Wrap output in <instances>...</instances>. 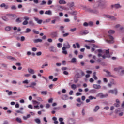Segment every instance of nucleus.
Instances as JSON below:
<instances>
[{"instance_id": "f257e3e1", "label": "nucleus", "mask_w": 124, "mask_h": 124, "mask_svg": "<svg viewBox=\"0 0 124 124\" xmlns=\"http://www.w3.org/2000/svg\"><path fill=\"white\" fill-rule=\"evenodd\" d=\"M97 3L98 6L100 7L101 9H104V8H106V6H107L105 0H100L97 1Z\"/></svg>"}, {"instance_id": "f03ea898", "label": "nucleus", "mask_w": 124, "mask_h": 124, "mask_svg": "<svg viewBox=\"0 0 124 124\" xmlns=\"http://www.w3.org/2000/svg\"><path fill=\"white\" fill-rule=\"evenodd\" d=\"M64 46H63V47L62 48V54H63L64 55H67L68 52L67 51H66V49H70V44H69V43H67L66 44V45H64Z\"/></svg>"}, {"instance_id": "7ed1b4c3", "label": "nucleus", "mask_w": 124, "mask_h": 124, "mask_svg": "<svg viewBox=\"0 0 124 124\" xmlns=\"http://www.w3.org/2000/svg\"><path fill=\"white\" fill-rule=\"evenodd\" d=\"M83 9H84V10L85 11H87L88 12H90V13H94V14H97V13H98L99 11H98V10L96 9H94L93 10L90 8H87V7L84 6L83 7Z\"/></svg>"}, {"instance_id": "20e7f679", "label": "nucleus", "mask_w": 124, "mask_h": 124, "mask_svg": "<svg viewBox=\"0 0 124 124\" xmlns=\"http://www.w3.org/2000/svg\"><path fill=\"white\" fill-rule=\"evenodd\" d=\"M106 41L108 43H114V37L111 35H108Z\"/></svg>"}, {"instance_id": "39448f33", "label": "nucleus", "mask_w": 124, "mask_h": 124, "mask_svg": "<svg viewBox=\"0 0 124 124\" xmlns=\"http://www.w3.org/2000/svg\"><path fill=\"white\" fill-rule=\"evenodd\" d=\"M120 70H121V72H120V74L121 75H123V74H124V68L122 67H119L118 68H114V71H120Z\"/></svg>"}, {"instance_id": "423d86ee", "label": "nucleus", "mask_w": 124, "mask_h": 124, "mask_svg": "<svg viewBox=\"0 0 124 124\" xmlns=\"http://www.w3.org/2000/svg\"><path fill=\"white\" fill-rule=\"evenodd\" d=\"M89 33V31L88 30H83L79 32L78 35L80 36H82L83 35H86Z\"/></svg>"}, {"instance_id": "0eeeda50", "label": "nucleus", "mask_w": 124, "mask_h": 124, "mask_svg": "<svg viewBox=\"0 0 124 124\" xmlns=\"http://www.w3.org/2000/svg\"><path fill=\"white\" fill-rule=\"evenodd\" d=\"M109 49L106 50V54L102 56L103 59H106V58H110V54H109Z\"/></svg>"}, {"instance_id": "6e6552de", "label": "nucleus", "mask_w": 124, "mask_h": 124, "mask_svg": "<svg viewBox=\"0 0 124 124\" xmlns=\"http://www.w3.org/2000/svg\"><path fill=\"white\" fill-rule=\"evenodd\" d=\"M97 96L100 98H105V97L108 96V95L107 94H103V93H100L97 95Z\"/></svg>"}, {"instance_id": "1a4fd4ad", "label": "nucleus", "mask_w": 124, "mask_h": 124, "mask_svg": "<svg viewBox=\"0 0 124 124\" xmlns=\"http://www.w3.org/2000/svg\"><path fill=\"white\" fill-rule=\"evenodd\" d=\"M111 8H115V9H118L119 8H121L122 6L120 4H115L114 5H111Z\"/></svg>"}, {"instance_id": "9d476101", "label": "nucleus", "mask_w": 124, "mask_h": 124, "mask_svg": "<svg viewBox=\"0 0 124 124\" xmlns=\"http://www.w3.org/2000/svg\"><path fill=\"white\" fill-rule=\"evenodd\" d=\"M50 35L53 38H55L56 37H58V31H53V32H51L50 33Z\"/></svg>"}, {"instance_id": "9b49d317", "label": "nucleus", "mask_w": 124, "mask_h": 124, "mask_svg": "<svg viewBox=\"0 0 124 124\" xmlns=\"http://www.w3.org/2000/svg\"><path fill=\"white\" fill-rule=\"evenodd\" d=\"M106 18H108V19H111V20H116V18L114 16H110L109 15H106L105 16Z\"/></svg>"}, {"instance_id": "f8f14e48", "label": "nucleus", "mask_w": 124, "mask_h": 124, "mask_svg": "<svg viewBox=\"0 0 124 124\" xmlns=\"http://www.w3.org/2000/svg\"><path fill=\"white\" fill-rule=\"evenodd\" d=\"M36 86V83L35 82H31V83L30 86H26V88H32V89H34V87Z\"/></svg>"}, {"instance_id": "ddd939ff", "label": "nucleus", "mask_w": 124, "mask_h": 124, "mask_svg": "<svg viewBox=\"0 0 124 124\" xmlns=\"http://www.w3.org/2000/svg\"><path fill=\"white\" fill-rule=\"evenodd\" d=\"M0 7H1L2 8L4 7V9H8L9 7L8 5H6L5 4V3H3L0 5Z\"/></svg>"}, {"instance_id": "4468645a", "label": "nucleus", "mask_w": 124, "mask_h": 124, "mask_svg": "<svg viewBox=\"0 0 124 124\" xmlns=\"http://www.w3.org/2000/svg\"><path fill=\"white\" fill-rule=\"evenodd\" d=\"M28 71L29 73H30V74H34V73H35V71H34V70L31 68H29L28 69Z\"/></svg>"}, {"instance_id": "2eb2a0df", "label": "nucleus", "mask_w": 124, "mask_h": 124, "mask_svg": "<svg viewBox=\"0 0 124 124\" xmlns=\"http://www.w3.org/2000/svg\"><path fill=\"white\" fill-rule=\"evenodd\" d=\"M34 20L37 22V24H39V25H41L42 24V20H39L38 18L34 17Z\"/></svg>"}, {"instance_id": "dca6fc26", "label": "nucleus", "mask_w": 124, "mask_h": 124, "mask_svg": "<svg viewBox=\"0 0 124 124\" xmlns=\"http://www.w3.org/2000/svg\"><path fill=\"white\" fill-rule=\"evenodd\" d=\"M104 71H105V72H106L107 74V77H113V75H112L111 74V72H110L109 71L107 70L105 71L104 70Z\"/></svg>"}, {"instance_id": "f3484780", "label": "nucleus", "mask_w": 124, "mask_h": 124, "mask_svg": "<svg viewBox=\"0 0 124 124\" xmlns=\"http://www.w3.org/2000/svg\"><path fill=\"white\" fill-rule=\"evenodd\" d=\"M109 93H112V94H117L118 91H117V89H114V90H110L109 91Z\"/></svg>"}, {"instance_id": "a211bd4d", "label": "nucleus", "mask_w": 124, "mask_h": 124, "mask_svg": "<svg viewBox=\"0 0 124 124\" xmlns=\"http://www.w3.org/2000/svg\"><path fill=\"white\" fill-rule=\"evenodd\" d=\"M61 98L62 100H67L68 99V96L67 95H64L61 96Z\"/></svg>"}, {"instance_id": "6ab92c4d", "label": "nucleus", "mask_w": 124, "mask_h": 124, "mask_svg": "<svg viewBox=\"0 0 124 124\" xmlns=\"http://www.w3.org/2000/svg\"><path fill=\"white\" fill-rule=\"evenodd\" d=\"M97 52L99 53V54H98V57L99 58H100V57H102V54H101V53H102V49H98Z\"/></svg>"}, {"instance_id": "aec40b11", "label": "nucleus", "mask_w": 124, "mask_h": 124, "mask_svg": "<svg viewBox=\"0 0 124 124\" xmlns=\"http://www.w3.org/2000/svg\"><path fill=\"white\" fill-rule=\"evenodd\" d=\"M93 88H94V89H101V86L100 85H98L97 84H93Z\"/></svg>"}, {"instance_id": "412c9836", "label": "nucleus", "mask_w": 124, "mask_h": 124, "mask_svg": "<svg viewBox=\"0 0 124 124\" xmlns=\"http://www.w3.org/2000/svg\"><path fill=\"white\" fill-rule=\"evenodd\" d=\"M12 29H13V27L7 26L5 28V30L6 31H10Z\"/></svg>"}, {"instance_id": "4be33fe9", "label": "nucleus", "mask_w": 124, "mask_h": 124, "mask_svg": "<svg viewBox=\"0 0 124 124\" xmlns=\"http://www.w3.org/2000/svg\"><path fill=\"white\" fill-rule=\"evenodd\" d=\"M67 6H69L70 8H71V7H73V6H74V2H72L68 3L67 4Z\"/></svg>"}, {"instance_id": "5701e85b", "label": "nucleus", "mask_w": 124, "mask_h": 124, "mask_svg": "<svg viewBox=\"0 0 124 124\" xmlns=\"http://www.w3.org/2000/svg\"><path fill=\"white\" fill-rule=\"evenodd\" d=\"M59 3L60 4H66V1L64 0H60L59 1Z\"/></svg>"}, {"instance_id": "b1692460", "label": "nucleus", "mask_w": 124, "mask_h": 124, "mask_svg": "<svg viewBox=\"0 0 124 124\" xmlns=\"http://www.w3.org/2000/svg\"><path fill=\"white\" fill-rule=\"evenodd\" d=\"M68 123H69V124H74L75 123V121L73 119H70L68 121Z\"/></svg>"}, {"instance_id": "393cba45", "label": "nucleus", "mask_w": 124, "mask_h": 124, "mask_svg": "<svg viewBox=\"0 0 124 124\" xmlns=\"http://www.w3.org/2000/svg\"><path fill=\"white\" fill-rule=\"evenodd\" d=\"M34 43H38V42H42V39H36L33 40Z\"/></svg>"}, {"instance_id": "a878e982", "label": "nucleus", "mask_w": 124, "mask_h": 124, "mask_svg": "<svg viewBox=\"0 0 124 124\" xmlns=\"http://www.w3.org/2000/svg\"><path fill=\"white\" fill-rule=\"evenodd\" d=\"M7 59L8 60H11V61H16V59L12 56H7Z\"/></svg>"}, {"instance_id": "bb28decb", "label": "nucleus", "mask_w": 124, "mask_h": 124, "mask_svg": "<svg viewBox=\"0 0 124 124\" xmlns=\"http://www.w3.org/2000/svg\"><path fill=\"white\" fill-rule=\"evenodd\" d=\"M93 79H94V80H97L98 78H97V77H96V72H94L93 73Z\"/></svg>"}, {"instance_id": "cd10ccee", "label": "nucleus", "mask_w": 124, "mask_h": 124, "mask_svg": "<svg viewBox=\"0 0 124 124\" xmlns=\"http://www.w3.org/2000/svg\"><path fill=\"white\" fill-rule=\"evenodd\" d=\"M68 62H71L72 63H75V62H76V59L75 58H73L71 61Z\"/></svg>"}, {"instance_id": "c85d7f7f", "label": "nucleus", "mask_w": 124, "mask_h": 124, "mask_svg": "<svg viewBox=\"0 0 124 124\" xmlns=\"http://www.w3.org/2000/svg\"><path fill=\"white\" fill-rule=\"evenodd\" d=\"M59 121L60 122V124H64V122H63V118L61 117L59 118Z\"/></svg>"}, {"instance_id": "c756f323", "label": "nucleus", "mask_w": 124, "mask_h": 124, "mask_svg": "<svg viewBox=\"0 0 124 124\" xmlns=\"http://www.w3.org/2000/svg\"><path fill=\"white\" fill-rule=\"evenodd\" d=\"M45 14L47 15H51L52 14V11L51 10L46 11Z\"/></svg>"}, {"instance_id": "7c9ffc66", "label": "nucleus", "mask_w": 124, "mask_h": 124, "mask_svg": "<svg viewBox=\"0 0 124 124\" xmlns=\"http://www.w3.org/2000/svg\"><path fill=\"white\" fill-rule=\"evenodd\" d=\"M71 87L72 90H76L77 88V86L76 84H72Z\"/></svg>"}, {"instance_id": "2f4dec72", "label": "nucleus", "mask_w": 124, "mask_h": 124, "mask_svg": "<svg viewBox=\"0 0 124 124\" xmlns=\"http://www.w3.org/2000/svg\"><path fill=\"white\" fill-rule=\"evenodd\" d=\"M99 108H100V107L98 106H96L93 110V111L95 112H97V111H98V110H99Z\"/></svg>"}, {"instance_id": "473e14b6", "label": "nucleus", "mask_w": 124, "mask_h": 124, "mask_svg": "<svg viewBox=\"0 0 124 124\" xmlns=\"http://www.w3.org/2000/svg\"><path fill=\"white\" fill-rule=\"evenodd\" d=\"M41 93L42 95H47L48 92H47V91H42Z\"/></svg>"}, {"instance_id": "72a5a7b5", "label": "nucleus", "mask_w": 124, "mask_h": 124, "mask_svg": "<svg viewBox=\"0 0 124 124\" xmlns=\"http://www.w3.org/2000/svg\"><path fill=\"white\" fill-rule=\"evenodd\" d=\"M77 30V29H76V28H71L70 29V31H71V32H74V31H76Z\"/></svg>"}, {"instance_id": "f704fd0d", "label": "nucleus", "mask_w": 124, "mask_h": 124, "mask_svg": "<svg viewBox=\"0 0 124 124\" xmlns=\"http://www.w3.org/2000/svg\"><path fill=\"white\" fill-rule=\"evenodd\" d=\"M70 14H71V15H74V16H75L76 15H77L78 13H77V11H73V12H71L70 13Z\"/></svg>"}, {"instance_id": "c9c22d12", "label": "nucleus", "mask_w": 124, "mask_h": 124, "mask_svg": "<svg viewBox=\"0 0 124 124\" xmlns=\"http://www.w3.org/2000/svg\"><path fill=\"white\" fill-rule=\"evenodd\" d=\"M29 1H33L34 3H36V4H38L39 1L38 0H29Z\"/></svg>"}, {"instance_id": "e433bc0d", "label": "nucleus", "mask_w": 124, "mask_h": 124, "mask_svg": "<svg viewBox=\"0 0 124 124\" xmlns=\"http://www.w3.org/2000/svg\"><path fill=\"white\" fill-rule=\"evenodd\" d=\"M33 104H34L35 105L37 104L38 105H39V104H40V102H38L36 100H33Z\"/></svg>"}, {"instance_id": "4c0bfd02", "label": "nucleus", "mask_w": 124, "mask_h": 124, "mask_svg": "<svg viewBox=\"0 0 124 124\" xmlns=\"http://www.w3.org/2000/svg\"><path fill=\"white\" fill-rule=\"evenodd\" d=\"M108 33L109 34H114L115 33V31L114 30H110L108 31Z\"/></svg>"}, {"instance_id": "58836bf2", "label": "nucleus", "mask_w": 124, "mask_h": 124, "mask_svg": "<svg viewBox=\"0 0 124 124\" xmlns=\"http://www.w3.org/2000/svg\"><path fill=\"white\" fill-rule=\"evenodd\" d=\"M64 7L57 6L58 10H62V9H64Z\"/></svg>"}, {"instance_id": "ea45409f", "label": "nucleus", "mask_w": 124, "mask_h": 124, "mask_svg": "<svg viewBox=\"0 0 124 124\" xmlns=\"http://www.w3.org/2000/svg\"><path fill=\"white\" fill-rule=\"evenodd\" d=\"M34 121L37 124H40V123H41L40 119L38 118L35 119Z\"/></svg>"}, {"instance_id": "a19ab883", "label": "nucleus", "mask_w": 124, "mask_h": 124, "mask_svg": "<svg viewBox=\"0 0 124 124\" xmlns=\"http://www.w3.org/2000/svg\"><path fill=\"white\" fill-rule=\"evenodd\" d=\"M29 25H30L31 26H34V23H33V21L32 20H30L29 22Z\"/></svg>"}, {"instance_id": "79ce46f5", "label": "nucleus", "mask_w": 124, "mask_h": 124, "mask_svg": "<svg viewBox=\"0 0 124 124\" xmlns=\"http://www.w3.org/2000/svg\"><path fill=\"white\" fill-rule=\"evenodd\" d=\"M32 31L34 33H35V34H39V31H37L36 30H35V29H33L32 30Z\"/></svg>"}, {"instance_id": "37998d69", "label": "nucleus", "mask_w": 124, "mask_h": 124, "mask_svg": "<svg viewBox=\"0 0 124 124\" xmlns=\"http://www.w3.org/2000/svg\"><path fill=\"white\" fill-rule=\"evenodd\" d=\"M11 9H12V10H16L17 9V7H16V6L15 5H13L11 7Z\"/></svg>"}, {"instance_id": "c03bdc74", "label": "nucleus", "mask_w": 124, "mask_h": 124, "mask_svg": "<svg viewBox=\"0 0 124 124\" xmlns=\"http://www.w3.org/2000/svg\"><path fill=\"white\" fill-rule=\"evenodd\" d=\"M16 121L18 122V123H22V120L19 117L16 118Z\"/></svg>"}, {"instance_id": "a18cd8bd", "label": "nucleus", "mask_w": 124, "mask_h": 124, "mask_svg": "<svg viewBox=\"0 0 124 124\" xmlns=\"http://www.w3.org/2000/svg\"><path fill=\"white\" fill-rule=\"evenodd\" d=\"M31 29H30V28H27V29H26V31H25V33H29V32H31Z\"/></svg>"}, {"instance_id": "49530a36", "label": "nucleus", "mask_w": 124, "mask_h": 124, "mask_svg": "<svg viewBox=\"0 0 124 124\" xmlns=\"http://www.w3.org/2000/svg\"><path fill=\"white\" fill-rule=\"evenodd\" d=\"M2 19L3 21H5V22H7V21H8V18H6L5 16H3L2 17Z\"/></svg>"}, {"instance_id": "de8ad7c7", "label": "nucleus", "mask_w": 124, "mask_h": 124, "mask_svg": "<svg viewBox=\"0 0 124 124\" xmlns=\"http://www.w3.org/2000/svg\"><path fill=\"white\" fill-rule=\"evenodd\" d=\"M85 42H89L90 43H94V40H86Z\"/></svg>"}, {"instance_id": "09e8293b", "label": "nucleus", "mask_w": 124, "mask_h": 124, "mask_svg": "<svg viewBox=\"0 0 124 124\" xmlns=\"http://www.w3.org/2000/svg\"><path fill=\"white\" fill-rule=\"evenodd\" d=\"M57 47L58 48H62V44L60 43L57 44Z\"/></svg>"}, {"instance_id": "8fccbe9b", "label": "nucleus", "mask_w": 124, "mask_h": 124, "mask_svg": "<svg viewBox=\"0 0 124 124\" xmlns=\"http://www.w3.org/2000/svg\"><path fill=\"white\" fill-rule=\"evenodd\" d=\"M28 21L27 20H24V22L22 23V24L23 26H26V25H28Z\"/></svg>"}, {"instance_id": "3c124183", "label": "nucleus", "mask_w": 124, "mask_h": 124, "mask_svg": "<svg viewBox=\"0 0 124 124\" xmlns=\"http://www.w3.org/2000/svg\"><path fill=\"white\" fill-rule=\"evenodd\" d=\"M69 35V33H66L63 34V37H66Z\"/></svg>"}, {"instance_id": "603ef678", "label": "nucleus", "mask_w": 124, "mask_h": 124, "mask_svg": "<svg viewBox=\"0 0 124 124\" xmlns=\"http://www.w3.org/2000/svg\"><path fill=\"white\" fill-rule=\"evenodd\" d=\"M64 22H65V23H69V22H70V20L68 18H66L64 20Z\"/></svg>"}, {"instance_id": "864d4df0", "label": "nucleus", "mask_w": 124, "mask_h": 124, "mask_svg": "<svg viewBox=\"0 0 124 124\" xmlns=\"http://www.w3.org/2000/svg\"><path fill=\"white\" fill-rule=\"evenodd\" d=\"M24 20H25V21H29V20H30V17H27V16H25L23 18Z\"/></svg>"}, {"instance_id": "5fc2aeb1", "label": "nucleus", "mask_w": 124, "mask_h": 124, "mask_svg": "<svg viewBox=\"0 0 124 124\" xmlns=\"http://www.w3.org/2000/svg\"><path fill=\"white\" fill-rule=\"evenodd\" d=\"M23 84H29V80H25L22 81Z\"/></svg>"}, {"instance_id": "6e6d98bb", "label": "nucleus", "mask_w": 124, "mask_h": 124, "mask_svg": "<svg viewBox=\"0 0 124 124\" xmlns=\"http://www.w3.org/2000/svg\"><path fill=\"white\" fill-rule=\"evenodd\" d=\"M25 38L24 36H21V38H20V40L21 41L23 42V41H25Z\"/></svg>"}, {"instance_id": "4d7b16f0", "label": "nucleus", "mask_w": 124, "mask_h": 124, "mask_svg": "<svg viewBox=\"0 0 124 124\" xmlns=\"http://www.w3.org/2000/svg\"><path fill=\"white\" fill-rule=\"evenodd\" d=\"M37 100L38 101H40V102L43 101V100H42V98H41V97H38L37 98Z\"/></svg>"}, {"instance_id": "13d9d810", "label": "nucleus", "mask_w": 124, "mask_h": 124, "mask_svg": "<svg viewBox=\"0 0 124 124\" xmlns=\"http://www.w3.org/2000/svg\"><path fill=\"white\" fill-rule=\"evenodd\" d=\"M54 48H55V47L54 46H50V49H49L50 52H54V50H53V49H54Z\"/></svg>"}, {"instance_id": "bf43d9fd", "label": "nucleus", "mask_w": 124, "mask_h": 124, "mask_svg": "<svg viewBox=\"0 0 124 124\" xmlns=\"http://www.w3.org/2000/svg\"><path fill=\"white\" fill-rule=\"evenodd\" d=\"M16 23H21L22 22V20L20 19V18H17L16 20Z\"/></svg>"}, {"instance_id": "052dcab7", "label": "nucleus", "mask_w": 124, "mask_h": 124, "mask_svg": "<svg viewBox=\"0 0 124 124\" xmlns=\"http://www.w3.org/2000/svg\"><path fill=\"white\" fill-rule=\"evenodd\" d=\"M16 113H18V114H24V112L21 110H16Z\"/></svg>"}, {"instance_id": "680f3d73", "label": "nucleus", "mask_w": 124, "mask_h": 124, "mask_svg": "<svg viewBox=\"0 0 124 124\" xmlns=\"http://www.w3.org/2000/svg\"><path fill=\"white\" fill-rule=\"evenodd\" d=\"M53 3V1H52V0H48L47 2V4L48 5H51V4Z\"/></svg>"}, {"instance_id": "e2e57ef3", "label": "nucleus", "mask_w": 124, "mask_h": 124, "mask_svg": "<svg viewBox=\"0 0 124 124\" xmlns=\"http://www.w3.org/2000/svg\"><path fill=\"white\" fill-rule=\"evenodd\" d=\"M47 2L44 0L42 1V3H41V5H44L45 4H46Z\"/></svg>"}, {"instance_id": "0e129e2a", "label": "nucleus", "mask_w": 124, "mask_h": 124, "mask_svg": "<svg viewBox=\"0 0 124 124\" xmlns=\"http://www.w3.org/2000/svg\"><path fill=\"white\" fill-rule=\"evenodd\" d=\"M114 105L115 106V107H120V103H115Z\"/></svg>"}, {"instance_id": "69168bd1", "label": "nucleus", "mask_w": 124, "mask_h": 124, "mask_svg": "<svg viewBox=\"0 0 124 124\" xmlns=\"http://www.w3.org/2000/svg\"><path fill=\"white\" fill-rule=\"evenodd\" d=\"M36 55L37 56H41V55H42V52H41V51H39L38 52H37Z\"/></svg>"}, {"instance_id": "338daca9", "label": "nucleus", "mask_w": 124, "mask_h": 124, "mask_svg": "<svg viewBox=\"0 0 124 124\" xmlns=\"http://www.w3.org/2000/svg\"><path fill=\"white\" fill-rule=\"evenodd\" d=\"M76 45L78 49L80 48V44H79V43H76Z\"/></svg>"}, {"instance_id": "774afa93", "label": "nucleus", "mask_w": 124, "mask_h": 124, "mask_svg": "<svg viewBox=\"0 0 124 124\" xmlns=\"http://www.w3.org/2000/svg\"><path fill=\"white\" fill-rule=\"evenodd\" d=\"M7 16H11L12 17H15V16H16V15H15V14H11V15L8 14V15H7Z\"/></svg>"}]
</instances>
